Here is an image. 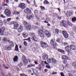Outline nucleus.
<instances>
[{"mask_svg": "<svg viewBox=\"0 0 76 76\" xmlns=\"http://www.w3.org/2000/svg\"><path fill=\"white\" fill-rule=\"evenodd\" d=\"M46 67L48 69H51V66L48 65H46Z\"/></svg>", "mask_w": 76, "mask_h": 76, "instance_id": "nucleus-42", "label": "nucleus"}, {"mask_svg": "<svg viewBox=\"0 0 76 76\" xmlns=\"http://www.w3.org/2000/svg\"><path fill=\"white\" fill-rule=\"evenodd\" d=\"M66 20H63L60 22V26H64V27H66Z\"/></svg>", "mask_w": 76, "mask_h": 76, "instance_id": "nucleus-3", "label": "nucleus"}, {"mask_svg": "<svg viewBox=\"0 0 76 76\" xmlns=\"http://www.w3.org/2000/svg\"><path fill=\"white\" fill-rule=\"evenodd\" d=\"M30 65H31V67H34V66H35V65H34V64H31Z\"/></svg>", "mask_w": 76, "mask_h": 76, "instance_id": "nucleus-55", "label": "nucleus"}, {"mask_svg": "<svg viewBox=\"0 0 76 76\" xmlns=\"http://www.w3.org/2000/svg\"><path fill=\"white\" fill-rule=\"evenodd\" d=\"M19 24L18 23H16L14 25V29H18V27H19Z\"/></svg>", "mask_w": 76, "mask_h": 76, "instance_id": "nucleus-15", "label": "nucleus"}, {"mask_svg": "<svg viewBox=\"0 0 76 76\" xmlns=\"http://www.w3.org/2000/svg\"><path fill=\"white\" fill-rule=\"evenodd\" d=\"M23 60V61L24 62V64L25 65H26L27 64H28V59H26V57L25 56H24L22 57Z\"/></svg>", "mask_w": 76, "mask_h": 76, "instance_id": "nucleus-5", "label": "nucleus"}, {"mask_svg": "<svg viewBox=\"0 0 76 76\" xmlns=\"http://www.w3.org/2000/svg\"><path fill=\"white\" fill-rule=\"evenodd\" d=\"M12 24H15V23H16V22L15 21H13L12 22Z\"/></svg>", "mask_w": 76, "mask_h": 76, "instance_id": "nucleus-62", "label": "nucleus"}, {"mask_svg": "<svg viewBox=\"0 0 76 76\" xmlns=\"http://www.w3.org/2000/svg\"><path fill=\"white\" fill-rule=\"evenodd\" d=\"M23 24L25 26H26H26H27L28 25H30L29 23H28V22H27L26 21H24V22Z\"/></svg>", "mask_w": 76, "mask_h": 76, "instance_id": "nucleus-21", "label": "nucleus"}, {"mask_svg": "<svg viewBox=\"0 0 76 76\" xmlns=\"http://www.w3.org/2000/svg\"><path fill=\"white\" fill-rule=\"evenodd\" d=\"M60 70L61 71H63V70H64V66H61V67L60 68Z\"/></svg>", "mask_w": 76, "mask_h": 76, "instance_id": "nucleus-35", "label": "nucleus"}, {"mask_svg": "<svg viewBox=\"0 0 76 76\" xmlns=\"http://www.w3.org/2000/svg\"><path fill=\"white\" fill-rule=\"evenodd\" d=\"M40 42L41 47L43 48H47V47H48V45H47V43L43 41H40Z\"/></svg>", "mask_w": 76, "mask_h": 76, "instance_id": "nucleus-2", "label": "nucleus"}, {"mask_svg": "<svg viewBox=\"0 0 76 76\" xmlns=\"http://www.w3.org/2000/svg\"><path fill=\"white\" fill-rule=\"evenodd\" d=\"M50 44H51V45H53V46L55 48L56 47V43L54 42V41H53V39H51L50 40Z\"/></svg>", "mask_w": 76, "mask_h": 76, "instance_id": "nucleus-8", "label": "nucleus"}, {"mask_svg": "<svg viewBox=\"0 0 76 76\" xmlns=\"http://www.w3.org/2000/svg\"><path fill=\"white\" fill-rule=\"evenodd\" d=\"M16 70L18 72H19V71H20V69H19V68L18 67L17 68Z\"/></svg>", "mask_w": 76, "mask_h": 76, "instance_id": "nucleus-54", "label": "nucleus"}, {"mask_svg": "<svg viewBox=\"0 0 76 76\" xmlns=\"http://www.w3.org/2000/svg\"><path fill=\"white\" fill-rule=\"evenodd\" d=\"M43 3L44 4H50V2H48L47 0H45L44 1Z\"/></svg>", "mask_w": 76, "mask_h": 76, "instance_id": "nucleus-27", "label": "nucleus"}, {"mask_svg": "<svg viewBox=\"0 0 76 76\" xmlns=\"http://www.w3.org/2000/svg\"><path fill=\"white\" fill-rule=\"evenodd\" d=\"M1 18H6V16H4L3 15H1Z\"/></svg>", "mask_w": 76, "mask_h": 76, "instance_id": "nucleus-51", "label": "nucleus"}, {"mask_svg": "<svg viewBox=\"0 0 76 76\" xmlns=\"http://www.w3.org/2000/svg\"><path fill=\"white\" fill-rule=\"evenodd\" d=\"M18 57L16 56L14 57V58L13 59L14 62H18Z\"/></svg>", "mask_w": 76, "mask_h": 76, "instance_id": "nucleus-22", "label": "nucleus"}, {"mask_svg": "<svg viewBox=\"0 0 76 76\" xmlns=\"http://www.w3.org/2000/svg\"><path fill=\"white\" fill-rule=\"evenodd\" d=\"M3 40V41H5V42L7 41V38L4 37Z\"/></svg>", "mask_w": 76, "mask_h": 76, "instance_id": "nucleus-38", "label": "nucleus"}, {"mask_svg": "<svg viewBox=\"0 0 76 76\" xmlns=\"http://www.w3.org/2000/svg\"><path fill=\"white\" fill-rule=\"evenodd\" d=\"M4 23L5 25H6V23H7V21L5 20H4Z\"/></svg>", "mask_w": 76, "mask_h": 76, "instance_id": "nucleus-45", "label": "nucleus"}, {"mask_svg": "<svg viewBox=\"0 0 76 76\" xmlns=\"http://www.w3.org/2000/svg\"><path fill=\"white\" fill-rule=\"evenodd\" d=\"M34 14L35 15H37L38 14V10H36L34 11Z\"/></svg>", "mask_w": 76, "mask_h": 76, "instance_id": "nucleus-39", "label": "nucleus"}, {"mask_svg": "<svg viewBox=\"0 0 76 76\" xmlns=\"http://www.w3.org/2000/svg\"><path fill=\"white\" fill-rule=\"evenodd\" d=\"M70 49H72V50H76V47L73 45H71L70 46Z\"/></svg>", "mask_w": 76, "mask_h": 76, "instance_id": "nucleus-20", "label": "nucleus"}, {"mask_svg": "<svg viewBox=\"0 0 76 76\" xmlns=\"http://www.w3.org/2000/svg\"><path fill=\"white\" fill-rule=\"evenodd\" d=\"M23 35L24 38H26L28 37V34L25 33H23Z\"/></svg>", "mask_w": 76, "mask_h": 76, "instance_id": "nucleus-30", "label": "nucleus"}, {"mask_svg": "<svg viewBox=\"0 0 76 76\" xmlns=\"http://www.w3.org/2000/svg\"><path fill=\"white\" fill-rule=\"evenodd\" d=\"M44 70H45V72H47V71H48V70L47 69H45Z\"/></svg>", "mask_w": 76, "mask_h": 76, "instance_id": "nucleus-63", "label": "nucleus"}, {"mask_svg": "<svg viewBox=\"0 0 76 76\" xmlns=\"http://www.w3.org/2000/svg\"><path fill=\"white\" fill-rule=\"evenodd\" d=\"M45 35H46L47 37H48V38L50 37H51V34L49 33V32H48V31L47 30L45 31Z\"/></svg>", "mask_w": 76, "mask_h": 76, "instance_id": "nucleus-7", "label": "nucleus"}, {"mask_svg": "<svg viewBox=\"0 0 76 76\" xmlns=\"http://www.w3.org/2000/svg\"><path fill=\"white\" fill-rule=\"evenodd\" d=\"M66 15L67 17H69V16H70V15L69 13L68 14V12H67V13H66Z\"/></svg>", "mask_w": 76, "mask_h": 76, "instance_id": "nucleus-47", "label": "nucleus"}, {"mask_svg": "<svg viewBox=\"0 0 76 76\" xmlns=\"http://www.w3.org/2000/svg\"><path fill=\"white\" fill-rule=\"evenodd\" d=\"M62 34L65 38H67L69 37V34H67L66 31H63Z\"/></svg>", "mask_w": 76, "mask_h": 76, "instance_id": "nucleus-6", "label": "nucleus"}, {"mask_svg": "<svg viewBox=\"0 0 76 76\" xmlns=\"http://www.w3.org/2000/svg\"><path fill=\"white\" fill-rule=\"evenodd\" d=\"M7 41L9 42L10 44L12 42H13L12 41H10V40H7Z\"/></svg>", "mask_w": 76, "mask_h": 76, "instance_id": "nucleus-48", "label": "nucleus"}, {"mask_svg": "<svg viewBox=\"0 0 76 76\" xmlns=\"http://www.w3.org/2000/svg\"><path fill=\"white\" fill-rule=\"evenodd\" d=\"M22 66H23V64L21 62L20 64H18V66L19 67H22Z\"/></svg>", "mask_w": 76, "mask_h": 76, "instance_id": "nucleus-41", "label": "nucleus"}, {"mask_svg": "<svg viewBox=\"0 0 76 76\" xmlns=\"http://www.w3.org/2000/svg\"><path fill=\"white\" fill-rule=\"evenodd\" d=\"M58 19H59V20H61V17H57Z\"/></svg>", "mask_w": 76, "mask_h": 76, "instance_id": "nucleus-52", "label": "nucleus"}, {"mask_svg": "<svg viewBox=\"0 0 76 76\" xmlns=\"http://www.w3.org/2000/svg\"><path fill=\"white\" fill-rule=\"evenodd\" d=\"M26 40H27V41H28L29 42H31V37H28V39H26Z\"/></svg>", "mask_w": 76, "mask_h": 76, "instance_id": "nucleus-43", "label": "nucleus"}, {"mask_svg": "<svg viewBox=\"0 0 76 76\" xmlns=\"http://www.w3.org/2000/svg\"><path fill=\"white\" fill-rule=\"evenodd\" d=\"M20 12H14V14L15 15H19V14Z\"/></svg>", "mask_w": 76, "mask_h": 76, "instance_id": "nucleus-46", "label": "nucleus"}, {"mask_svg": "<svg viewBox=\"0 0 76 76\" xmlns=\"http://www.w3.org/2000/svg\"><path fill=\"white\" fill-rule=\"evenodd\" d=\"M5 49L6 50H10V49H11V47H10V45L8 46H6L5 48Z\"/></svg>", "mask_w": 76, "mask_h": 76, "instance_id": "nucleus-17", "label": "nucleus"}, {"mask_svg": "<svg viewBox=\"0 0 76 76\" xmlns=\"http://www.w3.org/2000/svg\"><path fill=\"white\" fill-rule=\"evenodd\" d=\"M56 74H57V72H55L53 73H52V75H56Z\"/></svg>", "mask_w": 76, "mask_h": 76, "instance_id": "nucleus-60", "label": "nucleus"}, {"mask_svg": "<svg viewBox=\"0 0 76 76\" xmlns=\"http://www.w3.org/2000/svg\"><path fill=\"white\" fill-rule=\"evenodd\" d=\"M61 76H65L64 75V74H63V73L61 72Z\"/></svg>", "mask_w": 76, "mask_h": 76, "instance_id": "nucleus-53", "label": "nucleus"}, {"mask_svg": "<svg viewBox=\"0 0 76 76\" xmlns=\"http://www.w3.org/2000/svg\"><path fill=\"white\" fill-rule=\"evenodd\" d=\"M40 8L42 10H45V7L42 6H41Z\"/></svg>", "mask_w": 76, "mask_h": 76, "instance_id": "nucleus-37", "label": "nucleus"}, {"mask_svg": "<svg viewBox=\"0 0 76 76\" xmlns=\"http://www.w3.org/2000/svg\"><path fill=\"white\" fill-rule=\"evenodd\" d=\"M18 7L21 8L22 9H24L25 8V4L23 3H21L20 4H19Z\"/></svg>", "mask_w": 76, "mask_h": 76, "instance_id": "nucleus-9", "label": "nucleus"}, {"mask_svg": "<svg viewBox=\"0 0 76 76\" xmlns=\"http://www.w3.org/2000/svg\"><path fill=\"white\" fill-rule=\"evenodd\" d=\"M27 1L28 3V4H30V1H29V0H27Z\"/></svg>", "mask_w": 76, "mask_h": 76, "instance_id": "nucleus-59", "label": "nucleus"}, {"mask_svg": "<svg viewBox=\"0 0 76 76\" xmlns=\"http://www.w3.org/2000/svg\"><path fill=\"white\" fill-rule=\"evenodd\" d=\"M62 58L64 60H67L68 58V57L66 56H64L62 57Z\"/></svg>", "mask_w": 76, "mask_h": 76, "instance_id": "nucleus-28", "label": "nucleus"}, {"mask_svg": "<svg viewBox=\"0 0 76 76\" xmlns=\"http://www.w3.org/2000/svg\"><path fill=\"white\" fill-rule=\"evenodd\" d=\"M51 59H48L47 60V62L48 63H51Z\"/></svg>", "mask_w": 76, "mask_h": 76, "instance_id": "nucleus-33", "label": "nucleus"}, {"mask_svg": "<svg viewBox=\"0 0 76 76\" xmlns=\"http://www.w3.org/2000/svg\"><path fill=\"white\" fill-rule=\"evenodd\" d=\"M31 36L33 37L31 38V39L33 40H34V41L36 42L37 40L35 39H37V37L35 36V34H31Z\"/></svg>", "mask_w": 76, "mask_h": 76, "instance_id": "nucleus-11", "label": "nucleus"}, {"mask_svg": "<svg viewBox=\"0 0 76 76\" xmlns=\"http://www.w3.org/2000/svg\"><path fill=\"white\" fill-rule=\"evenodd\" d=\"M11 20H12V18H8L7 20V22H9Z\"/></svg>", "mask_w": 76, "mask_h": 76, "instance_id": "nucleus-36", "label": "nucleus"}, {"mask_svg": "<svg viewBox=\"0 0 76 76\" xmlns=\"http://www.w3.org/2000/svg\"><path fill=\"white\" fill-rule=\"evenodd\" d=\"M31 28V25H29L28 26H26V29L27 30H30V29Z\"/></svg>", "mask_w": 76, "mask_h": 76, "instance_id": "nucleus-23", "label": "nucleus"}, {"mask_svg": "<svg viewBox=\"0 0 76 76\" xmlns=\"http://www.w3.org/2000/svg\"><path fill=\"white\" fill-rule=\"evenodd\" d=\"M3 66H4V68H5V69H9V68L8 67H7L6 66H5L4 65H3Z\"/></svg>", "mask_w": 76, "mask_h": 76, "instance_id": "nucleus-49", "label": "nucleus"}, {"mask_svg": "<svg viewBox=\"0 0 76 76\" xmlns=\"http://www.w3.org/2000/svg\"><path fill=\"white\" fill-rule=\"evenodd\" d=\"M40 35L42 39H44V36L45 35L44 34H43V33H42V34Z\"/></svg>", "mask_w": 76, "mask_h": 76, "instance_id": "nucleus-31", "label": "nucleus"}, {"mask_svg": "<svg viewBox=\"0 0 76 76\" xmlns=\"http://www.w3.org/2000/svg\"><path fill=\"white\" fill-rule=\"evenodd\" d=\"M68 75H69V76H73L70 73H68Z\"/></svg>", "mask_w": 76, "mask_h": 76, "instance_id": "nucleus-61", "label": "nucleus"}, {"mask_svg": "<svg viewBox=\"0 0 76 76\" xmlns=\"http://www.w3.org/2000/svg\"><path fill=\"white\" fill-rule=\"evenodd\" d=\"M53 64H56L57 63V60L55 59L54 58H51Z\"/></svg>", "mask_w": 76, "mask_h": 76, "instance_id": "nucleus-19", "label": "nucleus"}, {"mask_svg": "<svg viewBox=\"0 0 76 76\" xmlns=\"http://www.w3.org/2000/svg\"><path fill=\"white\" fill-rule=\"evenodd\" d=\"M3 25V23L1 20H0V27H1Z\"/></svg>", "mask_w": 76, "mask_h": 76, "instance_id": "nucleus-32", "label": "nucleus"}, {"mask_svg": "<svg viewBox=\"0 0 76 76\" xmlns=\"http://www.w3.org/2000/svg\"><path fill=\"white\" fill-rule=\"evenodd\" d=\"M23 29V27L21 25L18 28V32L20 33Z\"/></svg>", "mask_w": 76, "mask_h": 76, "instance_id": "nucleus-12", "label": "nucleus"}, {"mask_svg": "<svg viewBox=\"0 0 76 76\" xmlns=\"http://www.w3.org/2000/svg\"><path fill=\"white\" fill-rule=\"evenodd\" d=\"M55 31L56 34H58L59 33H61V31L57 29H55Z\"/></svg>", "mask_w": 76, "mask_h": 76, "instance_id": "nucleus-18", "label": "nucleus"}, {"mask_svg": "<svg viewBox=\"0 0 76 76\" xmlns=\"http://www.w3.org/2000/svg\"><path fill=\"white\" fill-rule=\"evenodd\" d=\"M23 44L25 46H27V43H26V41H24L23 42Z\"/></svg>", "mask_w": 76, "mask_h": 76, "instance_id": "nucleus-44", "label": "nucleus"}, {"mask_svg": "<svg viewBox=\"0 0 76 76\" xmlns=\"http://www.w3.org/2000/svg\"><path fill=\"white\" fill-rule=\"evenodd\" d=\"M57 50L58 52L60 53H64V50L60 49H58Z\"/></svg>", "mask_w": 76, "mask_h": 76, "instance_id": "nucleus-25", "label": "nucleus"}, {"mask_svg": "<svg viewBox=\"0 0 76 76\" xmlns=\"http://www.w3.org/2000/svg\"><path fill=\"white\" fill-rule=\"evenodd\" d=\"M60 39H57V41L58 42H60Z\"/></svg>", "mask_w": 76, "mask_h": 76, "instance_id": "nucleus-57", "label": "nucleus"}, {"mask_svg": "<svg viewBox=\"0 0 76 76\" xmlns=\"http://www.w3.org/2000/svg\"><path fill=\"white\" fill-rule=\"evenodd\" d=\"M5 31V28L4 27H2L0 29V35H3L4 34V32Z\"/></svg>", "mask_w": 76, "mask_h": 76, "instance_id": "nucleus-4", "label": "nucleus"}, {"mask_svg": "<svg viewBox=\"0 0 76 76\" xmlns=\"http://www.w3.org/2000/svg\"><path fill=\"white\" fill-rule=\"evenodd\" d=\"M33 15H30L29 14H28L27 15V18L28 20H30L31 18H33Z\"/></svg>", "mask_w": 76, "mask_h": 76, "instance_id": "nucleus-14", "label": "nucleus"}, {"mask_svg": "<svg viewBox=\"0 0 76 76\" xmlns=\"http://www.w3.org/2000/svg\"><path fill=\"white\" fill-rule=\"evenodd\" d=\"M69 16L72 15V13L69 12Z\"/></svg>", "mask_w": 76, "mask_h": 76, "instance_id": "nucleus-64", "label": "nucleus"}, {"mask_svg": "<svg viewBox=\"0 0 76 76\" xmlns=\"http://www.w3.org/2000/svg\"><path fill=\"white\" fill-rule=\"evenodd\" d=\"M41 28V30H39L38 31L39 34V35L43 34V32H44V31H43V29H44V28H43V27H42Z\"/></svg>", "mask_w": 76, "mask_h": 76, "instance_id": "nucleus-13", "label": "nucleus"}, {"mask_svg": "<svg viewBox=\"0 0 76 76\" xmlns=\"http://www.w3.org/2000/svg\"><path fill=\"white\" fill-rule=\"evenodd\" d=\"M76 20V17H74L72 19V22H75Z\"/></svg>", "mask_w": 76, "mask_h": 76, "instance_id": "nucleus-34", "label": "nucleus"}, {"mask_svg": "<svg viewBox=\"0 0 76 76\" xmlns=\"http://www.w3.org/2000/svg\"><path fill=\"white\" fill-rule=\"evenodd\" d=\"M34 63H35V64H38V63L37 62V61H35L34 62Z\"/></svg>", "mask_w": 76, "mask_h": 76, "instance_id": "nucleus-58", "label": "nucleus"}, {"mask_svg": "<svg viewBox=\"0 0 76 76\" xmlns=\"http://www.w3.org/2000/svg\"><path fill=\"white\" fill-rule=\"evenodd\" d=\"M69 25L70 26H73V24L71 23H69Z\"/></svg>", "mask_w": 76, "mask_h": 76, "instance_id": "nucleus-50", "label": "nucleus"}, {"mask_svg": "<svg viewBox=\"0 0 76 76\" xmlns=\"http://www.w3.org/2000/svg\"><path fill=\"white\" fill-rule=\"evenodd\" d=\"M67 43L66 42H64V45H67Z\"/></svg>", "mask_w": 76, "mask_h": 76, "instance_id": "nucleus-56", "label": "nucleus"}, {"mask_svg": "<svg viewBox=\"0 0 76 76\" xmlns=\"http://www.w3.org/2000/svg\"><path fill=\"white\" fill-rule=\"evenodd\" d=\"M70 49V47L69 46H67L66 47H65V49L66 51H70V50L69 49Z\"/></svg>", "mask_w": 76, "mask_h": 76, "instance_id": "nucleus-24", "label": "nucleus"}, {"mask_svg": "<svg viewBox=\"0 0 76 76\" xmlns=\"http://www.w3.org/2000/svg\"><path fill=\"white\" fill-rule=\"evenodd\" d=\"M48 56L47 55H45L43 56V59L44 60H47L48 59Z\"/></svg>", "mask_w": 76, "mask_h": 76, "instance_id": "nucleus-16", "label": "nucleus"}, {"mask_svg": "<svg viewBox=\"0 0 76 76\" xmlns=\"http://www.w3.org/2000/svg\"><path fill=\"white\" fill-rule=\"evenodd\" d=\"M72 65L73 66H74V67L75 69H76V62H73Z\"/></svg>", "mask_w": 76, "mask_h": 76, "instance_id": "nucleus-29", "label": "nucleus"}, {"mask_svg": "<svg viewBox=\"0 0 76 76\" xmlns=\"http://www.w3.org/2000/svg\"><path fill=\"white\" fill-rule=\"evenodd\" d=\"M10 44V46L11 48H12V47H13L14 46V43L13 42H11Z\"/></svg>", "mask_w": 76, "mask_h": 76, "instance_id": "nucleus-26", "label": "nucleus"}, {"mask_svg": "<svg viewBox=\"0 0 76 76\" xmlns=\"http://www.w3.org/2000/svg\"><path fill=\"white\" fill-rule=\"evenodd\" d=\"M4 14L7 17H10L11 16L12 13H11V11H10V10L8 9H6L4 11Z\"/></svg>", "mask_w": 76, "mask_h": 76, "instance_id": "nucleus-1", "label": "nucleus"}, {"mask_svg": "<svg viewBox=\"0 0 76 76\" xmlns=\"http://www.w3.org/2000/svg\"><path fill=\"white\" fill-rule=\"evenodd\" d=\"M24 12L26 13H31V10L29 8H26V9L24 10Z\"/></svg>", "mask_w": 76, "mask_h": 76, "instance_id": "nucleus-10", "label": "nucleus"}, {"mask_svg": "<svg viewBox=\"0 0 76 76\" xmlns=\"http://www.w3.org/2000/svg\"><path fill=\"white\" fill-rule=\"evenodd\" d=\"M15 51H18V46H16V45L15 48Z\"/></svg>", "mask_w": 76, "mask_h": 76, "instance_id": "nucleus-40", "label": "nucleus"}]
</instances>
